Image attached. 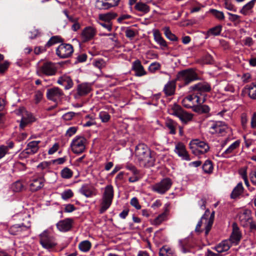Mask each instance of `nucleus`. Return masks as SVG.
Returning a JSON list of instances; mask_svg holds the SVG:
<instances>
[{
  "instance_id": "obj_46",
  "label": "nucleus",
  "mask_w": 256,
  "mask_h": 256,
  "mask_svg": "<svg viewBox=\"0 0 256 256\" xmlns=\"http://www.w3.org/2000/svg\"><path fill=\"white\" fill-rule=\"evenodd\" d=\"M202 169L206 173H211L213 170L212 162L210 160L206 161L203 164Z\"/></svg>"
},
{
  "instance_id": "obj_62",
  "label": "nucleus",
  "mask_w": 256,
  "mask_h": 256,
  "mask_svg": "<svg viewBox=\"0 0 256 256\" xmlns=\"http://www.w3.org/2000/svg\"><path fill=\"white\" fill-rule=\"evenodd\" d=\"M8 151L6 146H0V159L3 158Z\"/></svg>"
},
{
  "instance_id": "obj_10",
  "label": "nucleus",
  "mask_w": 256,
  "mask_h": 256,
  "mask_svg": "<svg viewBox=\"0 0 256 256\" xmlns=\"http://www.w3.org/2000/svg\"><path fill=\"white\" fill-rule=\"evenodd\" d=\"M172 182L169 178H165L162 179L160 182L155 184L152 186V189L160 194H164L171 187Z\"/></svg>"
},
{
  "instance_id": "obj_12",
  "label": "nucleus",
  "mask_w": 256,
  "mask_h": 256,
  "mask_svg": "<svg viewBox=\"0 0 256 256\" xmlns=\"http://www.w3.org/2000/svg\"><path fill=\"white\" fill-rule=\"evenodd\" d=\"M40 244L44 248L50 250L57 245L54 238L50 236L47 231H44L40 235Z\"/></svg>"
},
{
  "instance_id": "obj_50",
  "label": "nucleus",
  "mask_w": 256,
  "mask_h": 256,
  "mask_svg": "<svg viewBox=\"0 0 256 256\" xmlns=\"http://www.w3.org/2000/svg\"><path fill=\"white\" fill-rule=\"evenodd\" d=\"M229 16L228 19L230 22L239 24L240 22V16L237 14H232L230 12L228 13Z\"/></svg>"
},
{
  "instance_id": "obj_33",
  "label": "nucleus",
  "mask_w": 256,
  "mask_h": 256,
  "mask_svg": "<svg viewBox=\"0 0 256 256\" xmlns=\"http://www.w3.org/2000/svg\"><path fill=\"white\" fill-rule=\"evenodd\" d=\"M165 125L170 130V133L171 134H176V129L177 126L176 123L170 118H167L166 120Z\"/></svg>"
},
{
  "instance_id": "obj_24",
  "label": "nucleus",
  "mask_w": 256,
  "mask_h": 256,
  "mask_svg": "<svg viewBox=\"0 0 256 256\" xmlns=\"http://www.w3.org/2000/svg\"><path fill=\"white\" fill-rule=\"evenodd\" d=\"M57 82L59 84L64 86L66 90L72 88L74 84L72 78L67 75H64L60 77Z\"/></svg>"
},
{
  "instance_id": "obj_43",
  "label": "nucleus",
  "mask_w": 256,
  "mask_h": 256,
  "mask_svg": "<svg viewBox=\"0 0 256 256\" xmlns=\"http://www.w3.org/2000/svg\"><path fill=\"white\" fill-rule=\"evenodd\" d=\"M254 4L250 2L243 6L240 12L242 14L246 16L248 14L249 11L254 8Z\"/></svg>"
},
{
  "instance_id": "obj_17",
  "label": "nucleus",
  "mask_w": 256,
  "mask_h": 256,
  "mask_svg": "<svg viewBox=\"0 0 256 256\" xmlns=\"http://www.w3.org/2000/svg\"><path fill=\"white\" fill-rule=\"evenodd\" d=\"M174 152L182 159L189 161L190 160V156L186 150V146L182 142H178L176 145Z\"/></svg>"
},
{
  "instance_id": "obj_25",
  "label": "nucleus",
  "mask_w": 256,
  "mask_h": 256,
  "mask_svg": "<svg viewBox=\"0 0 256 256\" xmlns=\"http://www.w3.org/2000/svg\"><path fill=\"white\" fill-rule=\"evenodd\" d=\"M80 192L86 197L89 198L96 195V190L94 186L84 185L81 188Z\"/></svg>"
},
{
  "instance_id": "obj_7",
  "label": "nucleus",
  "mask_w": 256,
  "mask_h": 256,
  "mask_svg": "<svg viewBox=\"0 0 256 256\" xmlns=\"http://www.w3.org/2000/svg\"><path fill=\"white\" fill-rule=\"evenodd\" d=\"M86 140L84 137L82 136H76L70 144L72 152L76 154L82 153L86 150Z\"/></svg>"
},
{
  "instance_id": "obj_42",
  "label": "nucleus",
  "mask_w": 256,
  "mask_h": 256,
  "mask_svg": "<svg viewBox=\"0 0 256 256\" xmlns=\"http://www.w3.org/2000/svg\"><path fill=\"white\" fill-rule=\"evenodd\" d=\"M163 30L166 36L170 40L172 41H176L178 40V38L171 32L168 27H164Z\"/></svg>"
},
{
  "instance_id": "obj_21",
  "label": "nucleus",
  "mask_w": 256,
  "mask_h": 256,
  "mask_svg": "<svg viewBox=\"0 0 256 256\" xmlns=\"http://www.w3.org/2000/svg\"><path fill=\"white\" fill-rule=\"evenodd\" d=\"M44 180L42 177L34 178L30 184V190L32 192H36L42 188L44 186Z\"/></svg>"
},
{
  "instance_id": "obj_1",
  "label": "nucleus",
  "mask_w": 256,
  "mask_h": 256,
  "mask_svg": "<svg viewBox=\"0 0 256 256\" xmlns=\"http://www.w3.org/2000/svg\"><path fill=\"white\" fill-rule=\"evenodd\" d=\"M135 155L138 162L141 166L150 167L154 164V153L144 144H139L136 146Z\"/></svg>"
},
{
  "instance_id": "obj_32",
  "label": "nucleus",
  "mask_w": 256,
  "mask_h": 256,
  "mask_svg": "<svg viewBox=\"0 0 256 256\" xmlns=\"http://www.w3.org/2000/svg\"><path fill=\"white\" fill-rule=\"evenodd\" d=\"M243 186L242 183H238L237 186L234 188L230 194V198L234 199L237 198L243 192Z\"/></svg>"
},
{
  "instance_id": "obj_55",
  "label": "nucleus",
  "mask_w": 256,
  "mask_h": 256,
  "mask_svg": "<svg viewBox=\"0 0 256 256\" xmlns=\"http://www.w3.org/2000/svg\"><path fill=\"white\" fill-rule=\"evenodd\" d=\"M10 66V62L4 61L3 62H0V73L4 72Z\"/></svg>"
},
{
  "instance_id": "obj_56",
  "label": "nucleus",
  "mask_w": 256,
  "mask_h": 256,
  "mask_svg": "<svg viewBox=\"0 0 256 256\" xmlns=\"http://www.w3.org/2000/svg\"><path fill=\"white\" fill-rule=\"evenodd\" d=\"M166 214L164 213L159 215L154 220V224L156 225L160 224L165 219Z\"/></svg>"
},
{
  "instance_id": "obj_20",
  "label": "nucleus",
  "mask_w": 256,
  "mask_h": 256,
  "mask_svg": "<svg viewBox=\"0 0 256 256\" xmlns=\"http://www.w3.org/2000/svg\"><path fill=\"white\" fill-rule=\"evenodd\" d=\"M242 238V234L236 223L232 224V231L230 238L231 242L238 244Z\"/></svg>"
},
{
  "instance_id": "obj_31",
  "label": "nucleus",
  "mask_w": 256,
  "mask_h": 256,
  "mask_svg": "<svg viewBox=\"0 0 256 256\" xmlns=\"http://www.w3.org/2000/svg\"><path fill=\"white\" fill-rule=\"evenodd\" d=\"M90 86L87 84H79L77 88L78 94L82 96L88 94L90 91Z\"/></svg>"
},
{
  "instance_id": "obj_38",
  "label": "nucleus",
  "mask_w": 256,
  "mask_h": 256,
  "mask_svg": "<svg viewBox=\"0 0 256 256\" xmlns=\"http://www.w3.org/2000/svg\"><path fill=\"white\" fill-rule=\"evenodd\" d=\"M106 0H96V8L98 10H108L110 8Z\"/></svg>"
},
{
  "instance_id": "obj_4",
  "label": "nucleus",
  "mask_w": 256,
  "mask_h": 256,
  "mask_svg": "<svg viewBox=\"0 0 256 256\" xmlns=\"http://www.w3.org/2000/svg\"><path fill=\"white\" fill-rule=\"evenodd\" d=\"M114 196L113 186L110 184L106 186L102 194L100 212L104 213L110 206Z\"/></svg>"
},
{
  "instance_id": "obj_54",
  "label": "nucleus",
  "mask_w": 256,
  "mask_h": 256,
  "mask_svg": "<svg viewBox=\"0 0 256 256\" xmlns=\"http://www.w3.org/2000/svg\"><path fill=\"white\" fill-rule=\"evenodd\" d=\"M78 114L72 112H70L64 114L62 116V118L64 120L68 121L72 120L75 116H77Z\"/></svg>"
},
{
  "instance_id": "obj_49",
  "label": "nucleus",
  "mask_w": 256,
  "mask_h": 256,
  "mask_svg": "<svg viewBox=\"0 0 256 256\" xmlns=\"http://www.w3.org/2000/svg\"><path fill=\"white\" fill-rule=\"evenodd\" d=\"M222 30V26H218L214 28H210L208 31V34L218 36L220 34Z\"/></svg>"
},
{
  "instance_id": "obj_58",
  "label": "nucleus",
  "mask_w": 256,
  "mask_h": 256,
  "mask_svg": "<svg viewBox=\"0 0 256 256\" xmlns=\"http://www.w3.org/2000/svg\"><path fill=\"white\" fill-rule=\"evenodd\" d=\"M130 204L137 210L141 208L140 205L139 204L138 200L136 198H133L130 200Z\"/></svg>"
},
{
  "instance_id": "obj_9",
  "label": "nucleus",
  "mask_w": 256,
  "mask_h": 256,
  "mask_svg": "<svg viewBox=\"0 0 256 256\" xmlns=\"http://www.w3.org/2000/svg\"><path fill=\"white\" fill-rule=\"evenodd\" d=\"M170 113L176 116L184 122H187L192 118V114L184 110L178 104H174L170 110Z\"/></svg>"
},
{
  "instance_id": "obj_47",
  "label": "nucleus",
  "mask_w": 256,
  "mask_h": 256,
  "mask_svg": "<svg viewBox=\"0 0 256 256\" xmlns=\"http://www.w3.org/2000/svg\"><path fill=\"white\" fill-rule=\"evenodd\" d=\"M210 12L219 20H224V14L222 12L218 11L215 9H211Z\"/></svg>"
},
{
  "instance_id": "obj_59",
  "label": "nucleus",
  "mask_w": 256,
  "mask_h": 256,
  "mask_svg": "<svg viewBox=\"0 0 256 256\" xmlns=\"http://www.w3.org/2000/svg\"><path fill=\"white\" fill-rule=\"evenodd\" d=\"M224 6L228 10L236 12V10L234 8V6L232 5L229 0H225Z\"/></svg>"
},
{
  "instance_id": "obj_2",
  "label": "nucleus",
  "mask_w": 256,
  "mask_h": 256,
  "mask_svg": "<svg viewBox=\"0 0 256 256\" xmlns=\"http://www.w3.org/2000/svg\"><path fill=\"white\" fill-rule=\"evenodd\" d=\"M214 217V212H212L211 213L209 210H206L198 222L196 227V232H201L204 230L206 235H208L213 224Z\"/></svg>"
},
{
  "instance_id": "obj_45",
  "label": "nucleus",
  "mask_w": 256,
  "mask_h": 256,
  "mask_svg": "<svg viewBox=\"0 0 256 256\" xmlns=\"http://www.w3.org/2000/svg\"><path fill=\"white\" fill-rule=\"evenodd\" d=\"M60 174L62 178L68 179L72 177L73 172L69 168H65L61 171Z\"/></svg>"
},
{
  "instance_id": "obj_11",
  "label": "nucleus",
  "mask_w": 256,
  "mask_h": 256,
  "mask_svg": "<svg viewBox=\"0 0 256 256\" xmlns=\"http://www.w3.org/2000/svg\"><path fill=\"white\" fill-rule=\"evenodd\" d=\"M73 52V46L68 44H62L56 50V54L60 58H68L72 56Z\"/></svg>"
},
{
  "instance_id": "obj_37",
  "label": "nucleus",
  "mask_w": 256,
  "mask_h": 256,
  "mask_svg": "<svg viewBox=\"0 0 256 256\" xmlns=\"http://www.w3.org/2000/svg\"><path fill=\"white\" fill-rule=\"evenodd\" d=\"M240 144V141L239 140L235 141L222 153V156H226V155L233 152L236 149L239 147Z\"/></svg>"
},
{
  "instance_id": "obj_29",
  "label": "nucleus",
  "mask_w": 256,
  "mask_h": 256,
  "mask_svg": "<svg viewBox=\"0 0 256 256\" xmlns=\"http://www.w3.org/2000/svg\"><path fill=\"white\" fill-rule=\"evenodd\" d=\"M195 98L194 95L193 94H192L188 95L182 100V104L186 108H192L196 104L193 102Z\"/></svg>"
},
{
  "instance_id": "obj_28",
  "label": "nucleus",
  "mask_w": 256,
  "mask_h": 256,
  "mask_svg": "<svg viewBox=\"0 0 256 256\" xmlns=\"http://www.w3.org/2000/svg\"><path fill=\"white\" fill-rule=\"evenodd\" d=\"M240 219L242 224L244 226L248 224H250V228L251 229H256V224L252 222V219L251 218L250 216L248 215H247L246 213L242 214L240 216Z\"/></svg>"
},
{
  "instance_id": "obj_26",
  "label": "nucleus",
  "mask_w": 256,
  "mask_h": 256,
  "mask_svg": "<svg viewBox=\"0 0 256 256\" xmlns=\"http://www.w3.org/2000/svg\"><path fill=\"white\" fill-rule=\"evenodd\" d=\"M176 88V80L168 82L164 88V92L166 96H170L174 94Z\"/></svg>"
},
{
  "instance_id": "obj_41",
  "label": "nucleus",
  "mask_w": 256,
  "mask_h": 256,
  "mask_svg": "<svg viewBox=\"0 0 256 256\" xmlns=\"http://www.w3.org/2000/svg\"><path fill=\"white\" fill-rule=\"evenodd\" d=\"M125 34L126 38L132 40L138 34V32L136 29L128 28L125 30Z\"/></svg>"
},
{
  "instance_id": "obj_27",
  "label": "nucleus",
  "mask_w": 256,
  "mask_h": 256,
  "mask_svg": "<svg viewBox=\"0 0 256 256\" xmlns=\"http://www.w3.org/2000/svg\"><path fill=\"white\" fill-rule=\"evenodd\" d=\"M117 14L114 12H108L105 14H100L98 16L99 20L105 22H112L111 21L117 16Z\"/></svg>"
},
{
  "instance_id": "obj_57",
  "label": "nucleus",
  "mask_w": 256,
  "mask_h": 256,
  "mask_svg": "<svg viewBox=\"0 0 256 256\" xmlns=\"http://www.w3.org/2000/svg\"><path fill=\"white\" fill-rule=\"evenodd\" d=\"M126 168L131 171L134 175H138V171L136 168V166L132 164H127L126 166Z\"/></svg>"
},
{
  "instance_id": "obj_22",
  "label": "nucleus",
  "mask_w": 256,
  "mask_h": 256,
  "mask_svg": "<svg viewBox=\"0 0 256 256\" xmlns=\"http://www.w3.org/2000/svg\"><path fill=\"white\" fill-rule=\"evenodd\" d=\"M40 141H32L30 142L28 145L27 148L22 152V154H33L36 153L38 149L39 146H38Z\"/></svg>"
},
{
  "instance_id": "obj_61",
  "label": "nucleus",
  "mask_w": 256,
  "mask_h": 256,
  "mask_svg": "<svg viewBox=\"0 0 256 256\" xmlns=\"http://www.w3.org/2000/svg\"><path fill=\"white\" fill-rule=\"evenodd\" d=\"M23 186L21 182H16L13 185V189L14 191L19 192L22 190Z\"/></svg>"
},
{
  "instance_id": "obj_18",
  "label": "nucleus",
  "mask_w": 256,
  "mask_h": 256,
  "mask_svg": "<svg viewBox=\"0 0 256 256\" xmlns=\"http://www.w3.org/2000/svg\"><path fill=\"white\" fill-rule=\"evenodd\" d=\"M96 34V30L92 26L85 28L82 31L81 36L84 42L89 41L93 38Z\"/></svg>"
},
{
  "instance_id": "obj_3",
  "label": "nucleus",
  "mask_w": 256,
  "mask_h": 256,
  "mask_svg": "<svg viewBox=\"0 0 256 256\" xmlns=\"http://www.w3.org/2000/svg\"><path fill=\"white\" fill-rule=\"evenodd\" d=\"M210 90V85L206 82H198L190 88V92L193 93L194 97L196 98L197 104H202L204 101V99L201 100L199 95L201 96L203 93L209 92Z\"/></svg>"
},
{
  "instance_id": "obj_40",
  "label": "nucleus",
  "mask_w": 256,
  "mask_h": 256,
  "mask_svg": "<svg viewBox=\"0 0 256 256\" xmlns=\"http://www.w3.org/2000/svg\"><path fill=\"white\" fill-rule=\"evenodd\" d=\"M248 93L250 98L256 100V82L252 83L248 87Z\"/></svg>"
},
{
  "instance_id": "obj_34",
  "label": "nucleus",
  "mask_w": 256,
  "mask_h": 256,
  "mask_svg": "<svg viewBox=\"0 0 256 256\" xmlns=\"http://www.w3.org/2000/svg\"><path fill=\"white\" fill-rule=\"evenodd\" d=\"M159 256H176L174 250L167 246H164L160 250Z\"/></svg>"
},
{
  "instance_id": "obj_5",
  "label": "nucleus",
  "mask_w": 256,
  "mask_h": 256,
  "mask_svg": "<svg viewBox=\"0 0 256 256\" xmlns=\"http://www.w3.org/2000/svg\"><path fill=\"white\" fill-rule=\"evenodd\" d=\"M198 79L196 72L192 68H188L179 72L176 75V80L181 81L187 85Z\"/></svg>"
},
{
  "instance_id": "obj_14",
  "label": "nucleus",
  "mask_w": 256,
  "mask_h": 256,
  "mask_svg": "<svg viewBox=\"0 0 256 256\" xmlns=\"http://www.w3.org/2000/svg\"><path fill=\"white\" fill-rule=\"evenodd\" d=\"M57 70V67L54 63L47 62H44L40 67L38 74H40V75L43 74L48 76H52L56 74Z\"/></svg>"
},
{
  "instance_id": "obj_39",
  "label": "nucleus",
  "mask_w": 256,
  "mask_h": 256,
  "mask_svg": "<svg viewBox=\"0 0 256 256\" xmlns=\"http://www.w3.org/2000/svg\"><path fill=\"white\" fill-rule=\"evenodd\" d=\"M91 246V242L88 240L82 241L78 244L79 249L83 252H87L89 251Z\"/></svg>"
},
{
  "instance_id": "obj_30",
  "label": "nucleus",
  "mask_w": 256,
  "mask_h": 256,
  "mask_svg": "<svg viewBox=\"0 0 256 256\" xmlns=\"http://www.w3.org/2000/svg\"><path fill=\"white\" fill-rule=\"evenodd\" d=\"M230 247V241L226 240L219 244L216 248L218 253H222L228 250Z\"/></svg>"
},
{
  "instance_id": "obj_63",
  "label": "nucleus",
  "mask_w": 256,
  "mask_h": 256,
  "mask_svg": "<svg viewBox=\"0 0 256 256\" xmlns=\"http://www.w3.org/2000/svg\"><path fill=\"white\" fill-rule=\"evenodd\" d=\"M248 121V118L246 115L244 114H242L241 116V123L243 128H246V125Z\"/></svg>"
},
{
  "instance_id": "obj_13",
  "label": "nucleus",
  "mask_w": 256,
  "mask_h": 256,
  "mask_svg": "<svg viewBox=\"0 0 256 256\" xmlns=\"http://www.w3.org/2000/svg\"><path fill=\"white\" fill-rule=\"evenodd\" d=\"M25 222L20 224H16L12 226L8 231L10 234L12 235L18 234L22 232L29 230L31 226L29 217L24 214Z\"/></svg>"
},
{
  "instance_id": "obj_64",
  "label": "nucleus",
  "mask_w": 256,
  "mask_h": 256,
  "mask_svg": "<svg viewBox=\"0 0 256 256\" xmlns=\"http://www.w3.org/2000/svg\"><path fill=\"white\" fill-rule=\"evenodd\" d=\"M250 176L252 183L256 185V168L251 172L250 174Z\"/></svg>"
},
{
  "instance_id": "obj_36",
  "label": "nucleus",
  "mask_w": 256,
  "mask_h": 256,
  "mask_svg": "<svg viewBox=\"0 0 256 256\" xmlns=\"http://www.w3.org/2000/svg\"><path fill=\"white\" fill-rule=\"evenodd\" d=\"M193 110L198 114H207L210 112V108L206 105H200L194 106L192 108Z\"/></svg>"
},
{
  "instance_id": "obj_53",
  "label": "nucleus",
  "mask_w": 256,
  "mask_h": 256,
  "mask_svg": "<svg viewBox=\"0 0 256 256\" xmlns=\"http://www.w3.org/2000/svg\"><path fill=\"white\" fill-rule=\"evenodd\" d=\"M160 68V64L157 62H154L150 64V66L148 67V70L152 73H154L156 70H159Z\"/></svg>"
},
{
  "instance_id": "obj_35",
  "label": "nucleus",
  "mask_w": 256,
  "mask_h": 256,
  "mask_svg": "<svg viewBox=\"0 0 256 256\" xmlns=\"http://www.w3.org/2000/svg\"><path fill=\"white\" fill-rule=\"evenodd\" d=\"M134 8L136 10L145 14L148 12L150 10V6L142 2L136 3L134 6Z\"/></svg>"
},
{
  "instance_id": "obj_16",
  "label": "nucleus",
  "mask_w": 256,
  "mask_h": 256,
  "mask_svg": "<svg viewBox=\"0 0 256 256\" xmlns=\"http://www.w3.org/2000/svg\"><path fill=\"white\" fill-rule=\"evenodd\" d=\"M210 128L212 130V134H217L224 136L229 130V128L225 124L221 122H217L212 124Z\"/></svg>"
},
{
  "instance_id": "obj_6",
  "label": "nucleus",
  "mask_w": 256,
  "mask_h": 256,
  "mask_svg": "<svg viewBox=\"0 0 256 256\" xmlns=\"http://www.w3.org/2000/svg\"><path fill=\"white\" fill-rule=\"evenodd\" d=\"M189 145L192 152L196 156L202 154L207 152L210 148L208 144L198 139L191 140Z\"/></svg>"
},
{
  "instance_id": "obj_52",
  "label": "nucleus",
  "mask_w": 256,
  "mask_h": 256,
  "mask_svg": "<svg viewBox=\"0 0 256 256\" xmlns=\"http://www.w3.org/2000/svg\"><path fill=\"white\" fill-rule=\"evenodd\" d=\"M74 196V193L71 190H67L63 192L61 194L62 198L63 200H66L72 198Z\"/></svg>"
},
{
  "instance_id": "obj_44",
  "label": "nucleus",
  "mask_w": 256,
  "mask_h": 256,
  "mask_svg": "<svg viewBox=\"0 0 256 256\" xmlns=\"http://www.w3.org/2000/svg\"><path fill=\"white\" fill-rule=\"evenodd\" d=\"M62 38L58 36H52L46 44L45 47L49 48L61 42Z\"/></svg>"
},
{
  "instance_id": "obj_15",
  "label": "nucleus",
  "mask_w": 256,
  "mask_h": 256,
  "mask_svg": "<svg viewBox=\"0 0 256 256\" xmlns=\"http://www.w3.org/2000/svg\"><path fill=\"white\" fill-rule=\"evenodd\" d=\"M64 96L62 90L58 87H54L47 90V98L54 102H57L60 100Z\"/></svg>"
},
{
  "instance_id": "obj_8",
  "label": "nucleus",
  "mask_w": 256,
  "mask_h": 256,
  "mask_svg": "<svg viewBox=\"0 0 256 256\" xmlns=\"http://www.w3.org/2000/svg\"><path fill=\"white\" fill-rule=\"evenodd\" d=\"M16 112L17 115L22 116L20 124V128L22 130L24 129L28 124L35 120V119L32 116V114L26 110L25 108L23 107L19 108L16 111Z\"/></svg>"
},
{
  "instance_id": "obj_51",
  "label": "nucleus",
  "mask_w": 256,
  "mask_h": 256,
  "mask_svg": "<svg viewBox=\"0 0 256 256\" xmlns=\"http://www.w3.org/2000/svg\"><path fill=\"white\" fill-rule=\"evenodd\" d=\"M99 117L102 122H106L110 120V116L106 112H101L99 114Z\"/></svg>"
},
{
  "instance_id": "obj_60",
  "label": "nucleus",
  "mask_w": 256,
  "mask_h": 256,
  "mask_svg": "<svg viewBox=\"0 0 256 256\" xmlns=\"http://www.w3.org/2000/svg\"><path fill=\"white\" fill-rule=\"evenodd\" d=\"M78 130V128L75 126H72L66 132V135L70 137L73 136L75 134Z\"/></svg>"
},
{
  "instance_id": "obj_23",
  "label": "nucleus",
  "mask_w": 256,
  "mask_h": 256,
  "mask_svg": "<svg viewBox=\"0 0 256 256\" xmlns=\"http://www.w3.org/2000/svg\"><path fill=\"white\" fill-rule=\"evenodd\" d=\"M132 70L136 72V76H141L146 74L140 60H136L132 62Z\"/></svg>"
},
{
  "instance_id": "obj_19",
  "label": "nucleus",
  "mask_w": 256,
  "mask_h": 256,
  "mask_svg": "<svg viewBox=\"0 0 256 256\" xmlns=\"http://www.w3.org/2000/svg\"><path fill=\"white\" fill-rule=\"evenodd\" d=\"M72 223V220L68 218L58 222L56 224V227L60 231L66 232L70 230Z\"/></svg>"
},
{
  "instance_id": "obj_48",
  "label": "nucleus",
  "mask_w": 256,
  "mask_h": 256,
  "mask_svg": "<svg viewBox=\"0 0 256 256\" xmlns=\"http://www.w3.org/2000/svg\"><path fill=\"white\" fill-rule=\"evenodd\" d=\"M93 64L94 66L100 70L106 66V63L102 59H98L93 62Z\"/></svg>"
}]
</instances>
